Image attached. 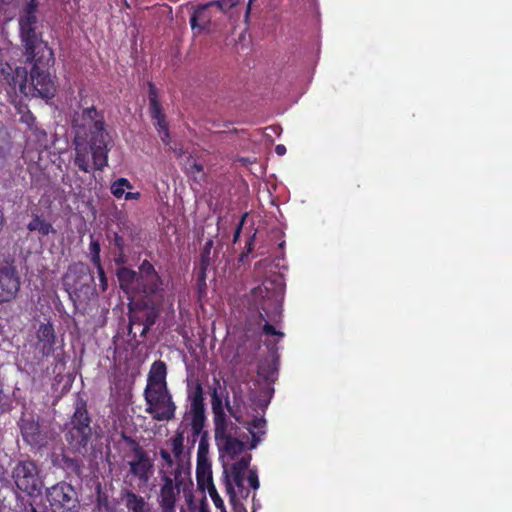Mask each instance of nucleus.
I'll return each mask as SVG.
<instances>
[{
  "instance_id": "1",
  "label": "nucleus",
  "mask_w": 512,
  "mask_h": 512,
  "mask_svg": "<svg viewBox=\"0 0 512 512\" xmlns=\"http://www.w3.org/2000/svg\"><path fill=\"white\" fill-rule=\"evenodd\" d=\"M72 130L74 164L81 171L89 173L91 156L94 169L103 170L108 164V152L113 144L105 128L103 115L94 106L77 110L72 116Z\"/></svg>"
},
{
  "instance_id": "2",
  "label": "nucleus",
  "mask_w": 512,
  "mask_h": 512,
  "mask_svg": "<svg viewBox=\"0 0 512 512\" xmlns=\"http://www.w3.org/2000/svg\"><path fill=\"white\" fill-rule=\"evenodd\" d=\"M184 432L177 430L175 436L171 439V450L175 459V463L171 454L162 449V510L173 509L175 504L174 489L179 494L190 492L192 485L189 479V469L185 464L184 450Z\"/></svg>"
},
{
  "instance_id": "3",
  "label": "nucleus",
  "mask_w": 512,
  "mask_h": 512,
  "mask_svg": "<svg viewBox=\"0 0 512 512\" xmlns=\"http://www.w3.org/2000/svg\"><path fill=\"white\" fill-rule=\"evenodd\" d=\"M212 410L214 415V436L218 450L222 457L231 460L240 455L249 445V435L239 426L228 420L223 410L222 400L216 391L212 396Z\"/></svg>"
},
{
  "instance_id": "4",
  "label": "nucleus",
  "mask_w": 512,
  "mask_h": 512,
  "mask_svg": "<svg viewBox=\"0 0 512 512\" xmlns=\"http://www.w3.org/2000/svg\"><path fill=\"white\" fill-rule=\"evenodd\" d=\"M30 65L27 67H17L8 81L11 89L19 91L26 97L51 99L55 96L56 85L51 76V68L42 67L35 62H25Z\"/></svg>"
},
{
  "instance_id": "5",
  "label": "nucleus",
  "mask_w": 512,
  "mask_h": 512,
  "mask_svg": "<svg viewBox=\"0 0 512 512\" xmlns=\"http://www.w3.org/2000/svg\"><path fill=\"white\" fill-rule=\"evenodd\" d=\"M252 296L258 303L262 312L259 313L261 320L265 321L263 333L267 336L283 337L284 333L268 322V319L275 321L281 316L284 288L280 283L273 280H265L260 286L252 290Z\"/></svg>"
},
{
  "instance_id": "6",
  "label": "nucleus",
  "mask_w": 512,
  "mask_h": 512,
  "mask_svg": "<svg viewBox=\"0 0 512 512\" xmlns=\"http://www.w3.org/2000/svg\"><path fill=\"white\" fill-rule=\"evenodd\" d=\"M18 24L25 62H35L42 67L52 68L55 62L54 53L42 39L39 21H31V18L18 19Z\"/></svg>"
},
{
  "instance_id": "7",
  "label": "nucleus",
  "mask_w": 512,
  "mask_h": 512,
  "mask_svg": "<svg viewBox=\"0 0 512 512\" xmlns=\"http://www.w3.org/2000/svg\"><path fill=\"white\" fill-rule=\"evenodd\" d=\"M63 285L74 303H86L96 294L94 275L89 266L82 262L69 266L63 277Z\"/></svg>"
},
{
  "instance_id": "8",
  "label": "nucleus",
  "mask_w": 512,
  "mask_h": 512,
  "mask_svg": "<svg viewBox=\"0 0 512 512\" xmlns=\"http://www.w3.org/2000/svg\"><path fill=\"white\" fill-rule=\"evenodd\" d=\"M91 417L87 410L86 401L77 397L75 411L71 419V429L66 434V441L78 452L86 449L91 440L93 429L91 427Z\"/></svg>"
},
{
  "instance_id": "9",
  "label": "nucleus",
  "mask_w": 512,
  "mask_h": 512,
  "mask_svg": "<svg viewBox=\"0 0 512 512\" xmlns=\"http://www.w3.org/2000/svg\"><path fill=\"white\" fill-rule=\"evenodd\" d=\"M12 478L20 491L30 497H38L42 494L44 486L40 470L32 460H24L17 463L13 468Z\"/></svg>"
},
{
  "instance_id": "10",
  "label": "nucleus",
  "mask_w": 512,
  "mask_h": 512,
  "mask_svg": "<svg viewBox=\"0 0 512 512\" xmlns=\"http://www.w3.org/2000/svg\"><path fill=\"white\" fill-rule=\"evenodd\" d=\"M47 500L52 512H79L77 492L66 482H60L49 488Z\"/></svg>"
},
{
  "instance_id": "11",
  "label": "nucleus",
  "mask_w": 512,
  "mask_h": 512,
  "mask_svg": "<svg viewBox=\"0 0 512 512\" xmlns=\"http://www.w3.org/2000/svg\"><path fill=\"white\" fill-rule=\"evenodd\" d=\"M251 459L252 456L250 454L244 455L237 462L232 464L230 474L225 470L226 489L230 497V502L235 508L237 505L241 504L237 499L234 486L237 487L240 497L247 498L249 496V490L244 486V474L249 470Z\"/></svg>"
},
{
  "instance_id": "12",
  "label": "nucleus",
  "mask_w": 512,
  "mask_h": 512,
  "mask_svg": "<svg viewBox=\"0 0 512 512\" xmlns=\"http://www.w3.org/2000/svg\"><path fill=\"white\" fill-rule=\"evenodd\" d=\"M222 11L211 1L199 5L190 17V26L195 35L211 33L223 17Z\"/></svg>"
},
{
  "instance_id": "13",
  "label": "nucleus",
  "mask_w": 512,
  "mask_h": 512,
  "mask_svg": "<svg viewBox=\"0 0 512 512\" xmlns=\"http://www.w3.org/2000/svg\"><path fill=\"white\" fill-rule=\"evenodd\" d=\"M146 411L153 419L160 420V360L153 363L145 389Z\"/></svg>"
},
{
  "instance_id": "14",
  "label": "nucleus",
  "mask_w": 512,
  "mask_h": 512,
  "mask_svg": "<svg viewBox=\"0 0 512 512\" xmlns=\"http://www.w3.org/2000/svg\"><path fill=\"white\" fill-rule=\"evenodd\" d=\"M19 426L23 440L32 448L40 449L47 445L49 440L48 431L38 419L33 416H23L20 419Z\"/></svg>"
},
{
  "instance_id": "15",
  "label": "nucleus",
  "mask_w": 512,
  "mask_h": 512,
  "mask_svg": "<svg viewBox=\"0 0 512 512\" xmlns=\"http://www.w3.org/2000/svg\"><path fill=\"white\" fill-rule=\"evenodd\" d=\"M20 288V279L10 262L0 263V303L13 299Z\"/></svg>"
},
{
  "instance_id": "16",
  "label": "nucleus",
  "mask_w": 512,
  "mask_h": 512,
  "mask_svg": "<svg viewBox=\"0 0 512 512\" xmlns=\"http://www.w3.org/2000/svg\"><path fill=\"white\" fill-rule=\"evenodd\" d=\"M189 399L191 401L192 435L199 436L203 431L205 423L203 388L200 383H197L194 390L189 394Z\"/></svg>"
},
{
  "instance_id": "17",
  "label": "nucleus",
  "mask_w": 512,
  "mask_h": 512,
  "mask_svg": "<svg viewBox=\"0 0 512 512\" xmlns=\"http://www.w3.org/2000/svg\"><path fill=\"white\" fill-rule=\"evenodd\" d=\"M113 443L123 460H128L133 456H139L140 450L142 449L138 441L125 431L115 434Z\"/></svg>"
},
{
  "instance_id": "18",
  "label": "nucleus",
  "mask_w": 512,
  "mask_h": 512,
  "mask_svg": "<svg viewBox=\"0 0 512 512\" xmlns=\"http://www.w3.org/2000/svg\"><path fill=\"white\" fill-rule=\"evenodd\" d=\"M138 277L142 291L146 297L155 295L158 292V275L153 265L147 260L143 261L139 267Z\"/></svg>"
},
{
  "instance_id": "19",
  "label": "nucleus",
  "mask_w": 512,
  "mask_h": 512,
  "mask_svg": "<svg viewBox=\"0 0 512 512\" xmlns=\"http://www.w3.org/2000/svg\"><path fill=\"white\" fill-rule=\"evenodd\" d=\"M38 344L43 355L48 356L54 351L56 340L54 328L52 324H41L36 333Z\"/></svg>"
},
{
  "instance_id": "20",
  "label": "nucleus",
  "mask_w": 512,
  "mask_h": 512,
  "mask_svg": "<svg viewBox=\"0 0 512 512\" xmlns=\"http://www.w3.org/2000/svg\"><path fill=\"white\" fill-rule=\"evenodd\" d=\"M120 287L124 291L142 290L138 273L127 267H119L116 271Z\"/></svg>"
},
{
  "instance_id": "21",
  "label": "nucleus",
  "mask_w": 512,
  "mask_h": 512,
  "mask_svg": "<svg viewBox=\"0 0 512 512\" xmlns=\"http://www.w3.org/2000/svg\"><path fill=\"white\" fill-rule=\"evenodd\" d=\"M196 477L198 486L201 489H207L209 494H212V491L216 494V488L212 479L211 464L209 461L197 462Z\"/></svg>"
},
{
  "instance_id": "22",
  "label": "nucleus",
  "mask_w": 512,
  "mask_h": 512,
  "mask_svg": "<svg viewBox=\"0 0 512 512\" xmlns=\"http://www.w3.org/2000/svg\"><path fill=\"white\" fill-rule=\"evenodd\" d=\"M166 365L162 362V420H170L174 417L176 406L165 382Z\"/></svg>"
},
{
  "instance_id": "23",
  "label": "nucleus",
  "mask_w": 512,
  "mask_h": 512,
  "mask_svg": "<svg viewBox=\"0 0 512 512\" xmlns=\"http://www.w3.org/2000/svg\"><path fill=\"white\" fill-rule=\"evenodd\" d=\"M266 421L264 418H254L251 422L247 423L248 435H251V441L248 445V449L252 450L256 448L258 443L261 441V436L265 434Z\"/></svg>"
},
{
  "instance_id": "24",
  "label": "nucleus",
  "mask_w": 512,
  "mask_h": 512,
  "mask_svg": "<svg viewBox=\"0 0 512 512\" xmlns=\"http://www.w3.org/2000/svg\"><path fill=\"white\" fill-rule=\"evenodd\" d=\"M18 114L20 115L19 122L25 124L27 128L33 132L38 141H43L46 139L47 134L45 130L37 127L36 118L30 110L27 108H20Z\"/></svg>"
},
{
  "instance_id": "25",
  "label": "nucleus",
  "mask_w": 512,
  "mask_h": 512,
  "mask_svg": "<svg viewBox=\"0 0 512 512\" xmlns=\"http://www.w3.org/2000/svg\"><path fill=\"white\" fill-rule=\"evenodd\" d=\"M126 507L132 512H156L152 510L143 497L127 491L124 496Z\"/></svg>"
},
{
  "instance_id": "26",
  "label": "nucleus",
  "mask_w": 512,
  "mask_h": 512,
  "mask_svg": "<svg viewBox=\"0 0 512 512\" xmlns=\"http://www.w3.org/2000/svg\"><path fill=\"white\" fill-rule=\"evenodd\" d=\"M149 87V103H150V113L151 117L154 121L155 128L160 131V104L158 101V90L157 87L152 83L148 82Z\"/></svg>"
},
{
  "instance_id": "27",
  "label": "nucleus",
  "mask_w": 512,
  "mask_h": 512,
  "mask_svg": "<svg viewBox=\"0 0 512 512\" xmlns=\"http://www.w3.org/2000/svg\"><path fill=\"white\" fill-rule=\"evenodd\" d=\"M130 472L140 480L147 482L153 474V464L151 459L148 458L140 463L130 462Z\"/></svg>"
},
{
  "instance_id": "28",
  "label": "nucleus",
  "mask_w": 512,
  "mask_h": 512,
  "mask_svg": "<svg viewBox=\"0 0 512 512\" xmlns=\"http://www.w3.org/2000/svg\"><path fill=\"white\" fill-rule=\"evenodd\" d=\"M27 229L31 232L37 231L39 234L43 236H46L51 232H56L49 222L45 221L37 214H33L32 220L27 225Z\"/></svg>"
},
{
  "instance_id": "29",
  "label": "nucleus",
  "mask_w": 512,
  "mask_h": 512,
  "mask_svg": "<svg viewBox=\"0 0 512 512\" xmlns=\"http://www.w3.org/2000/svg\"><path fill=\"white\" fill-rule=\"evenodd\" d=\"M207 270L208 268H200L198 267L197 276H196V293L199 302H203L207 298Z\"/></svg>"
},
{
  "instance_id": "30",
  "label": "nucleus",
  "mask_w": 512,
  "mask_h": 512,
  "mask_svg": "<svg viewBox=\"0 0 512 512\" xmlns=\"http://www.w3.org/2000/svg\"><path fill=\"white\" fill-rule=\"evenodd\" d=\"M242 404H243L242 398L235 394H234L232 404L230 403V401L228 399L226 400V408H227L229 414L240 424L245 423L243 421Z\"/></svg>"
},
{
  "instance_id": "31",
  "label": "nucleus",
  "mask_w": 512,
  "mask_h": 512,
  "mask_svg": "<svg viewBox=\"0 0 512 512\" xmlns=\"http://www.w3.org/2000/svg\"><path fill=\"white\" fill-rule=\"evenodd\" d=\"M10 150V134L0 121V161H3Z\"/></svg>"
},
{
  "instance_id": "32",
  "label": "nucleus",
  "mask_w": 512,
  "mask_h": 512,
  "mask_svg": "<svg viewBox=\"0 0 512 512\" xmlns=\"http://www.w3.org/2000/svg\"><path fill=\"white\" fill-rule=\"evenodd\" d=\"M213 248V240L209 239L205 242L201 249L200 261L198 267L208 268L211 264V250Z\"/></svg>"
},
{
  "instance_id": "33",
  "label": "nucleus",
  "mask_w": 512,
  "mask_h": 512,
  "mask_svg": "<svg viewBox=\"0 0 512 512\" xmlns=\"http://www.w3.org/2000/svg\"><path fill=\"white\" fill-rule=\"evenodd\" d=\"M63 464L66 470L74 473L76 476L80 477L82 475L83 464L81 460L64 456Z\"/></svg>"
},
{
  "instance_id": "34",
  "label": "nucleus",
  "mask_w": 512,
  "mask_h": 512,
  "mask_svg": "<svg viewBox=\"0 0 512 512\" xmlns=\"http://www.w3.org/2000/svg\"><path fill=\"white\" fill-rule=\"evenodd\" d=\"M200 441L198 445V451H197V462H203V461H209L208 459V453H209V442L207 438V433H200Z\"/></svg>"
},
{
  "instance_id": "35",
  "label": "nucleus",
  "mask_w": 512,
  "mask_h": 512,
  "mask_svg": "<svg viewBox=\"0 0 512 512\" xmlns=\"http://www.w3.org/2000/svg\"><path fill=\"white\" fill-rule=\"evenodd\" d=\"M38 8V1L37 0H30L27 5L24 8V11L22 14H20L18 19H30L31 21H39L38 17L36 15Z\"/></svg>"
},
{
  "instance_id": "36",
  "label": "nucleus",
  "mask_w": 512,
  "mask_h": 512,
  "mask_svg": "<svg viewBox=\"0 0 512 512\" xmlns=\"http://www.w3.org/2000/svg\"><path fill=\"white\" fill-rule=\"evenodd\" d=\"M158 314L159 312L155 308L145 312L144 327L142 329L141 335H145L150 327L155 324L156 319L158 318Z\"/></svg>"
},
{
  "instance_id": "37",
  "label": "nucleus",
  "mask_w": 512,
  "mask_h": 512,
  "mask_svg": "<svg viewBox=\"0 0 512 512\" xmlns=\"http://www.w3.org/2000/svg\"><path fill=\"white\" fill-rule=\"evenodd\" d=\"M90 255H91V261L92 263L97 266L101 265V259H100V244L97 240H92L90 243Z\"/></svg>"
},
{
  "instance_id": "38",
  "label": "nucleus",
  "mask_w": 512,
  "mask_h": 512,
  "mask_svg": "<svg viewBox=\"0 0 512 512\" xmlns=\"http://www.w3.org/2000/svg\"><path fill=\"white\" fill-rule=\"evenodd\" d=\"M186 172L188 175L192 176L195 181H198V178H201L203 175V166L193 160L186 167Z\"/></svg>"
},
{
  "instance_id": "39",
  "label": "nucleus",
  "mask_w": 512,
  "mask_h": 512,
  "mask_svg": "<svg viewBox=\"0 0 512 512\" xmlns=\"http://www.w3.org/2000/svg\"><path fill=\"white\" fill-rule=\"evenodd\" d=\"M128 184V180L125 178H119L117 179L111 186V192L112 194L120 198L125 194L124 185Z\"/></svg>"
},
{
  "instance_id": "40",
  "label": "nucleus",
  "mask_w": 512,
  "mask_h": 512,
  "mask_svg": "<svg viewBox=\"0 0 512 512\" xmlns=\"http://www.w3.org/2000/svg\"><path fill=\"white\" fill-rule=\"evenodd\" d=\"M247 481L253 490H257L260 487V482L256 469H249Z\"/></svg>"
},
{
  "instance_id": "41",
  "label": "nucleus",
  "mask_w": 512,
  "mask_h": 512,
  "mask_svg": "<svg viewBox=\"0 0 512 512\" xmlns=\"http://www.w3.org/2000/svg\"><path fill=\"white\" fill-rule=\"evenodd\" d=\"M95 267L97 268V271H98L101 288H102L103 291H105L107 289V286H108V280H107V277L105 275L104 268H103L102 264L101 265H97Z\"/></svg>"
},
{
  "instance_id": "42",
  "label": "nucleus",
  "mask_w": 512,
  "mask_h": 512,
  "mask_svg": "<svg viewBox=\"0 0 512 512\" xmlns=\"http://www.w3.org/2000/svg\"><path fill=\"white\" fill-rule=\"evenodd\" d=\"M150 458L148 453L142 448L140 450V453H139V456H133L131 457L130 459L126 460L128 465L130 466V462H133V463H140L146 459Z\"/></svg>"
},
{
  "instance_id": "43",
  "label": "nucleus",
  "mask_w": 512,
  "mask_h": 512,
  "mask_svg": "<svg viewBox=\"0 0 512 512\" xmlns=\"http://www.w3.org/2000/svg\"><path fill=\"white\" fill-rule=\"evenodd\" d=\"M162 142L165 144H169V131L166 122L164 121V117L162 116Z\"/></svg>"
},
{
  "instance_id": "44",
  "label": "nucleus",
  "mask_w": 512,
  "mask_h": 512,
  "mask_svg": "<svg viewBox=\"0 0 512 512\" xmlns=\"http://www.w3.org/2000/svg\"><path fill=\"white\" fill-rule=\"evenodd\" d=\"M245 217H246V214L242 217L240 223L238 224V226L236 227V229L234 231V235H233V242L234 243H236L238 241L239 237H240Z\"/></svg>"
},
{
  "instance_id": "45",
  "label": "nucleus",
  "mask_w": 512,
  "mask_h": 512,
  "mask_svg": "<svg viewBox=\"0 0 512 512\" xmlns=\"http://www.w3.org/2000/svg\"><path fill=\"white\" fill-rule=\"evenodd\" d=\"M114 245L119 249L120 252L123 251L124 240L117 233H114Z\"/></svg>"
},
{
  "instance_id": "46",
  "label": "nucleus",
  "mask_w": 512,
  "mask_h": 512,
  "mask_svg": "<svg viewBox=\"0 0 512 512\" xmlns=\"http://www.w3.org/2000/svg\"><path fill=\"white\" fill-rule=\"evenodd\" d=\"M211 493H212V494H209V495H210V497L212 498V500H213V502H214L215 506H216L217 508H221V507H223V501H222V499L220 498V496L218 495V493L216 492V494H215L213 491H212Z\"/></svg>"
},
{
  "instance_id": "47",
  "label": "nucleus",
  "mask_w": 512,
  "mask_h": 512,
  "mask_svg": "<svg viewBox=\"0 0 512 512\" xmlns=\"http://www.w3.org/2000/svg\"><path fill=\"white\" fill-rule=\"evenodd\" d=\"M140 197V193L139 192H127L125 193V199L126 200H134V199H138Z\"/></svg>"
},
{
  "instance_id": "48",
  "label": "nucleus",
  "mask_w": 512,
  "mask_h": 512,
  "mask_svg": "<svg viewBox=\"0 0 512 512\" xmlns=\"http://www.w3.org/2000/svg\"><path fill=\"white\" fill-rule=\"evenodd\" d=\"M275 152L277 155L282 156L286 153V147L282 144H279L275 147Z\"/></svg>"
},
{
  "instance_id": "49",
  "label": "nucleus",
  "mask_w": 512,
  "mask_h": 512,
  "mask_svg": "<svg viewBox=\"0 0 512 512\" xmlns=\"http://www.w3.org/2000/svg\"><path fill=\"white\" fill-rule=\"evenodd\" d=\"M115 262L117 265H122L125 262L122 252H120L119 257L115 259Z\"/></svg>"
},
{
  "instance_id": "50",
  "label": "nucleus",
  "mask_w": 512,
  "mask_h": 512,
  "mask_svg": "<svg viewBox=\"0 0 512 512\" xmlns=\"http://www.w3.org/2000/svg\"><path fill=\"white\" fill-rule=\"evenodd\" d=\"M264 369L265 368H264L263 365L259 366L258 374L261 375V376H264L266 379H270L269 375L264 373Z\"/></svg>"
},
{
  "instance_id": "51",
  "label": "nucleus",
  "mask_w": 512,
  "mask_h": 512,
  "mask_svg": "<svg viewBox=\"0 0 512 512\" xmlns=\"http://www.w3.org/2000/svg\"><path fill=\"white\" fill-rule=\"evenodd\" d=\"M252 241H253V239H250V241L247 243V252L252 251Z\"/></svg>"
},
{
  "instance_id": "52",
  "label": "nucleus",
  "mask_w": 512,
  "mask_h": 512,
  "mask_svg": "<svg viewBox=\"0 0 512 512\" xmlns=\"http://www.w3.org/2000/svg\"><path fill=\"white\" fill-rule=\"evenodd\" d=\"M2 4L9 5L13 2V0H0Z\"/></svg>"
},
{
  "instance_id": "53",
  "label": "nucleus",
  "mask_w": 512,
  "mask_h": 512,
  "mask_svg": "<svg viewBox=\"0 0 512 512\" xmlns=\"http://www.w3.org/2000/svg\"><path fill=\"white\" fill-rule=\"evenodd\" d=\"M126 188H128V189L132 188V185L129 181H128V184L124 185V189H126Z\"/></svg>"
},
{
  "instance_id": "54",
  "label": "nucleus",
  "mask_w": 512,
  "mask_h": 512,
  "mask_svg": "<svg viewBox=\"0 0 512 512\" xmlns=\"http://www.w3.org/2000/svg\"><path fill=\"white\" fill-rule=\"evenodd\" d=\"M163 7H165V8H167V9L171 10L170 6L162 5V8H163Z\"/></svg>"
},
{
  "instance_id": "55",
  "label": "nucleus",
  "mask_w": 512,
  "mask_h": 512,
  "mask_svg": "<svg viewBox=\"0 0 512 512\" xmlns=\"http://www.w3.org/2000/svg\"><path fill=\"white\" fill-rule=\"evenodd\" d=\"M200 512H207V511H205L204 509H202Z\"/></svg>"
}]
</instances>
